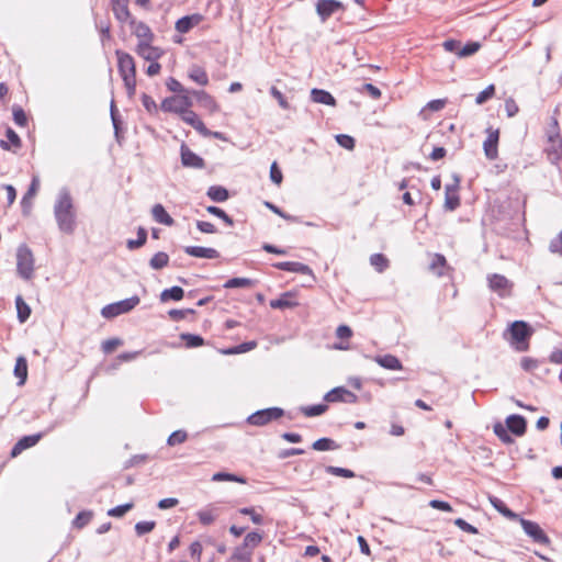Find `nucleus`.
<instances>
[{"instance_id": "nucleus-27", "label": "nucleus", "mask_w": 562, "mask_h": 562, "mask_svg": "<svg viewBox=\"0 0 562 562\" xmlns=\"http://www.w3.org/2000/svg\"><path fill=\"white\" fill-rule=\"evenodd\" d=\"M200 18L196 16V15H192V16H183L181 19H179L177 22H176V30L179 32V33H187L189 32L193 26L198 25L199 24V21Z\"/></svg>"}, {"instance_id": "nucleus-13", "label": "nucleus", "mask_w": 562, "mask_h": 562, "mask_svg": "<svg viewBox=\"0 0 562 562\" xmlns=\"http://www.w3.org/2000/svg\"><path fill=\"white\" fill-rule=\"evenodd\" d=\"M324 400L330 403L345 402L355 404L358 401V396L355 393L348 391L347 389L339 386L327 392L324 396Z\"/></svg>"}, {"instance_id": "nucleus-56", "label": "nucleus", "mask_w": 562, "mask_h": 562, "mask_svg": "<svg viewBox=\"0 0 562 562\" xmlns=\"http://www.w3.org/2000/svg\"><path fill=\"white\" fill-rule=\"evenodd\" d=\"M188 314H194V310H191V308L176 310V308H173L168 312L169 317L175 322L183 319Z\"/></svg>"}, {"instance_id": "nucleus-12", "label": "nucleus", "mask_w": 562, "mask_h": 562, "mask_svg": "<svg viewBox=\"0 0 562 562\" xmlns=\"http://www.w3.org/2000/svg\"><path fill=\"white\" fill-rule=\"evenodd\" d=\"M459 182V176L453 175V182L446 186L445 209L448 211H454L460 205V198L458 195Z\"/></svg>"}, {"instance_id": "nucleus-5", "label": "nucleus", "mask_w": 562, "mask_h": 562, "mask_svg": "<svg viewBox=\"0 0 562 562\" xmlns=\"http://www.w3.org/2000/svg\"><path fill=\"white\" fill-rule=\"evenodd\" d=\"M192 106V100L188 94H178L166 98L161 102V110L177 113L182 116Z\"/></svg>"}, {"instance_id": "nucleus-40", "label": "nucleus", "mask_w": 562, "mask_h": 562, "mask_svg": "<svg viewBox=\"0 0 562 562\" xmlns=\"http://www.w3.org/2000/svg\"><path fill=\"white\" fill-rule=\"evenodd\" d=\"M370 263L378 272H383L389 267L387 258L382 254H373Z\"/></svg>"}, {"instance_id": "nucleus-61", "label": "nucleus", "mask_w": 562, "mask_h": 562, "mask_svg": "<svg viewBox=\"0 0 562 562\" xmlns=\"http://www.w3.org/2000/svg\"><path fill=\"white\" fill-rule=\"evenodd\" d=\"M454 525L468 533L476 535L479 532L476 527L470 525L462 518H457Z\"/></svg>"}, {"instance_id": "nucleus-25", "label": "nucleus", "mask_w": 562, "mask_h": 562, "mask_svg": "<svg viewBox=\"0 0 562 562\" xmlns=\"http://www.w3.org/2000/svg\"><path fill=\"white\" fill-rule=\"evenodd\" d=\"M151 215L155 222L166 225V226H172L175 224L173 218L168 214V212L165 210L164 205L161 204H155L151 209Z\"/></svg>"}, {"instance_id": "nucleus-35", "label": "nucleus", "mask_w": 562, "mask_h": 562, "mask_svg": "<svg viewBox=\"0 0 562 562\" xmlns=\"http://www.w3.org/2000/svg\"><path fill=\"white\" fill-rule=\"evenodd\" d=\"M15 306L18 312V318L21 323L26 322L31 315L30 306L23 301L22 296L18 295L15 299Z\"/></svg>"}, {"instance_id": "nucleus-6", "label": "nucleus", "mask_w": 562, "mask_h": 562, "mask_svg": "<svg viewBox=\"0 0 562 562\" xmlns=\"http://www.w3.org/2000/svg\"><path fill=\"white\" fill-rule=\"evenodd\" d=\"M139 303V297L134 295L132 297L105 305L101 314L105 318H113L121 314L132 311Z\"/></svg>"}, {"instance_id": "nucleus-7", "label": "nucleus", "mask_w": 562, "mask_h": 562, "mask_svg": "<svg viewBox=\"0 0 562 562\" xmlns=\"http://www.w3.org/2000/svg\"><path fill=\"white\" fill-rule=\"evenodd\" d=\"M284 411L280 407H270L255 412L248 417V423L254 426H263L271 420L281 418Z\"/></svg>"}, {"instance_id": "nucleus-18", "label": "nucleus", "mask_w": 562, "mask_h": 562, "mask_svg": "<svg viewBox=\"0 0 562 562\" xmlns=\"http://www.w3.org/2000/svg\"><path fill=\"white\" fill-rule=\"evenodd\" d=\"M274 268L283 271L295 272L314 277L312 269L302 262L296 261H282L273 265Z\"/></svg>"}, {"instance_id": "nucleus-3", "label": "nucleus", "mask_w": 562, "mask_h": 562, "mask_svg": "<svg viewBox=\"0 0 562 562\" xmlns=\"http://www.w3.org/2000/svg\"><path fill=\"white\" fill-rule=\"evenodd\" d=\"M16 272L24 280H30L34 273V256L24 244L16 249Z\"/></svg>"}, {"instance_id": "nucleus-32", "label": "nucleus", "mask_w": 562, "mask_h": 562, "mask_svg": "<svg viewBox=\"0 0 562 562\" xmlns=\"http://www.w3.org/2000/svg\"><path fill=\"white\" fill-rule=\"evenodd\" d=\"M184 295V291L180 286H172L170 289H166L160 293V301L167 302L169 300L180 301Z\"/></svg>"}, {"instance_id": "nucleus-31", "label": "nucleus", "mask_w": 562, "mask_h": 562, "mask_svg": "<svg viewBox=\"0 0 562 562\" xmlns=\"http://www.w3.org/2000/svg\"><path fill=\"white\" fill-rule=\"evenodd\" d=\"M206 195L214 202H225L228 199V191L221 186H212L207 189Z\"/></svg>"}, {"instance_id": "nucleus-42", "label": "nucleus", "mask_w": 562, "mask_h": 562, "mask_svg": "<svg viewBox=\"0 0 562 562\" xmlns=\"http://www.w3.org/2000/svg\"><path fill=\"white\" fill-rule=\"evenodd\" d=\"M147 240V232L145 228L139 227L137 231V237L136 239H128L127 240V248L133 250L142 247Z\"/></svg>"}, {"instance_id": "nucleus-33", "label": "nucleus", "mask_w": 562, "mask_h": 562, "mask_svg": "<svg viewBox=\"0 0 562 562\" xmlns=\"http://www.w3.org/2000/svg\"><path fill=\"white\" fill-rule=\"evenodd\" d=\"M189 77L201 86H206L209 83L207 74L202 67L192 66L189 70Z\"/></svg>"}, {"instance_id": "nucleus-37", "label": "nucleus", "mask_w": 562, "mask_h": 562, "mask_svg": "<svg viewBox=\"0 0 562 562\" xmlns=\"http://www.w3.org/2000/svg\"><path fill=\"white\" fill-rule=\"evenodd\" d=\"M312 448L316 451L336 450L339 446L330 438H321L313 442Z\"/></svg>"}, {"instance_id": "nucleus-50", "label": "nucleus", "mask_w": 562, "mask_h": 562, "mask_svg": "<svg viewBox=\"0 0 562 562\" xmlns=\"http://www.w3.org/2000/svg\"><path fill=\"white\" fill-rule=\"evenodd\" d=\"M291 296L290 293H284L280 299L270 301V306L272 308H285L292 307L295 303L289 301L286 297Z\"/></svg>"}, {"instance_id": "nucleus-21", "label": "nucleus", "mask_w": 562, "mask_h": 562, "mask_svg": "<svg viewBox=\"0 0 562 562\" xmlns=\"http://www.w3.org/2000/svg\"><path fill=\"white\" fill-rule=\"evenodd\" d=\"M42 438V434L25 436L21 438L12 448L11 456L16 457L20 454L23 450L31 448L35 446L40 439Z\"/></svg>"}, {"instance_id": "nucleus-52", "label": "nucleus", "mask_w": 562, "mask_h": 562, "mask_svg": "<svg viewBox=\"0 0 562 562\" xmlns=\"http://www.w3.org/2000/svg\"><path fill=\"white\" fill-rule=\"evenodd\" d=\"M480 48V44L477 42H471L464 45L461 49L457 52L459 57H468L475 54Z\"/></svg>"}, {"instance_id": "nucleus-60", "label": "nucleus", "mask_w": 562, "mask_h": 562, "mask_svg": "<svg viewBox=\"0 0 562 562\" xmlns=\"http://www.w3.org/2000/svg\"><path fill=\"white\" fill-rule=\"evenodd\" d=\"M270 179L273 183L276 184H281L282 180H283V176H282V172L281 170L279 169L277 162H272L271 167H270Z\"/></svg>"}, {"instance_id": "nucleus-28", "label": "nucleus", "mask_w": 562, "mask_h": 562, "mask_svg": "<svg viewBox=\"0 0 562 562\" xmlns=\"http://www.w3.org/2000/svg\"><path fill=\"white\" fill-rule=\"evenodd\" d=\"M134 34L137 36L138 42H151L154 34L144 22H135Z\"/></svg>"}, {"instance_id": "nucleus-38", "label": "nucleus", "mask_w": 562, "mask_h": 562, "mask_svg": "<svg viewBox=\"0 0 562 562\" xmlns=\"http://www.w3.org/2000/svg\"><path fill=\"white\" fill-rule=\"evenodd\" d=\"M261 541L262 535H260L259 532H249L244 538L243 547L252 552V550L257 548Z\"/></svg>"}, {"instance_id": "nucleus-53", "label": "nucleus", "mask_w": 562, "mask_h": 562, "mask_svg": "<svg viewBox=\"0 0 562 562\" xmlns=\"http://www.w3.org/2000/svg\"><path fill=\"white\" fill-rule=\"evenodd\" d=\"M494 94H495V87H494V85H490L476 95L475 102H476V104H483L488 99H491Z\"/></svg>"}, {"instance_id": "nucleus-39", "label": "nucleus", "mask_w": 562, "mask_h": 562, "mask_svg": "<svg viewBox=\"0 0 562 562\" xmlns=\"http://www.w3.org/2000/svg\"><path fill=\"white\" fill-rule=\"evenodd\" d=\"M252 552L240 546L234 550L231 560L236 562H250Z\"/></svg>"}, {"instance_id": "nucleus-54", "label": "nucleus", "mask_w": 562, "mask_h": 562, "mask_svg": "<svg viewBox=\"0 0 562 562\" xmlns=\"http://www.w3.org/2000/svg\"><path fill=\"white\" fill-rule=\"evenodd\" d=\"M186 440H187V432L183 430H176L168 437L167 443L169 446H176V445L184 442Z\"/></svg>"}, {"instance_id": "nucleus-16", "label": "nucleus", "mask_w": 562, "mask_h": 562, "mask_svg": "<svg viewBox=\"0 0 562 562\" xmlns=\"http://www.w3.org/2000/svg\"><path fill=\"white\" fill-rule=\"evenodd\" d=\"M181 162L189 168L202 169L204 167V160L184 144L181 145Z\"/></svg>"}, {"instance_id": "nucleus-14", "label": "nucleus", "mask_w": 562, "mask_h": 562, "mask_svg": "<svg viewBox=\"0 0 562 562\" xmlns=\"http://www.w3.org/2000/svg\"><path fill=\"white\" fill-rule=\"evenodd\" d=\"M111 3L114 16L119 22L128 24L135 23L128 9V0H111Z\"/></svg>"}, {"instance_id": "nucleus-59", "label": "nucleus", "mask_w": 562, "mask_h": 562, "mask_svg": "<svg viewBox=\"0 0 562 562\" xmlns=\"http://www.w3.org/2000/svg\"><path fill=\"white\" fill-rule=\"evenodd\" d=\"M189 550H190L191 558L194 561L200 562L201 561V557H202V551H203L202 544L199 541H193L190 544Z\"/></svg>"}, {"instance_id": "nucleus-9", "label": "nucleus", "mask_w": 562, "mask_h": 562, "mask_svg": "<svg viewBox=\"0 0 562 562\" xmlns=\"http://www.w3.org/2000/svg\"><path fill=\"white\" fill-rule=\"evenodd\" d=\"M519 522L525 533L528 535L535 542L540 544H548L550 542L548 536L537 522L524 518H519Z\"/></svg>"}, {"instance_id": "nucleus-58", "label": "nucleus", "mask_w": 562, "mask_h": 562, "mask_svg": "<svg viewBox=\"0 0 562 562\" xmlns=\"http://www.w3.org/2000/svg\"><path fill=\"white\" fill-rule=\"evenodd\" d=\"M336 140L346 149H352L355 147V139L349 135L339 134L336 136Z\"/></svg>"}, {"instance_id": "nucleus-48", "label": "nucleus", "mask_w": 562, "mask_h": 562, "mask_svg": "<svg viewBox=\"0 0 562 562\" xmlns=\"http://www.w3.org/2000/svg\"><path fill=\"white\" fill-rule=\"evenodd\" d=\"M133 503H126L123 505L115 506L108 510V515L111 517H123L128 510L133 508Z\"/></svg>"}, {"instance_id": "nucleus-24", "label": "nucleus", "mask_w": 562, "mask_h": 562, "mask_svg": "<svg viewBox=\"0 0 562 562\" xmlns=\"http://www.w3.org/2000/svg\"><path fill=\"white\" fill-rule=\"evenodd\" d=\"M192 94L196 98L198 102L210 112L215 113L220 110L218 104L214 98L205 91H193Z\"/></svg>"}, {"instance_id": "nucleus-55", "label": "nucleus", "mask_w": 562, "mask_h": 562, "mask_svg": "<svg viewBox=\"0 0 562 562\" xmlns=\"http://www.w3.org/2000/svg\"><path fill=\"white\" fill-rule=\"evenodd\" d=\"M38 189H40V179H38V177H34L32 179V182H31V184L29 187L27 192L25 193V195L22 199V202H21L22 205H25V201L27 199H32L33 196H35V194L37 193Z\"/></svg>"}, {"instance_id": "nucleus-64", "label": "nucleus", "mask_w": 562, "mask_h": 562, "mask_svg": "<svg viewBox=\"0 0 562 562\" xmlns=\"http://www.w3.org/2000/svg\"><path fill=\"white\" fill-rule=\"evenodd\" d=\"M271 95L278 101L279 105L286 110L289 109V102L285 100L284 95L280 90H278L276 87L270 88Z\"/></svg>"}, {"instance_id": "nucleus-15", "label": "nucleus", "mask_w": 562, "mask_h": 562, "mask_svg": "<svg viewBox=\"0 0 562 562\" xmlns=\"http://www.w3.org/2000/svg\"><path fill=\"white\" fill-rule=\"evenodd\" d=\"M136 53L145 60L155 61L162 56L164 50L159 47L153 46L151 42H138Z\"/></svg>"}, {"instance_id": "nucleus-34", "label": "nucleus", "mask_w": 562, "mask_h": 562, "mask_svg": "<svg viewBox=\"0 0 562 562\" xmlns=\"http://www.w3.org/2000/svg\"><path fill=\"white\" fill-rule=\"evenodd\" d=\"M446 265L447 260L445 256L440 254H435L430 262L429 269L438 277H441L443 276V268L446 267Z\"/></svg>"}, {"instance_id": "nucleus-62", "label": "nucleus", "mask_w": 562, "mask_h": 562, "mask_svg": "<svg viewBox=\"0 0 562 562\" xmlns=\"http://www.w3.org/2000/svg\"><path fill=\"white\" fill-rule=\"evenodd\" d=\"M90 519H91V513L81 512L76 516V518L74 520V525L77 528H82L90 521Z\"/></svg>"}, {"instance_id": "nucleus-23", "label": "nucleus", "mask_w": 562, "mask_h": 562, "mask_svg": "<svg viewBox=\"0 0 562 562\" xmlns=\"http://www.w3.org/2000/svg\"><path fill=\"white\" fill-rule=\"evenodd\" d=\"M311 99L315 103L325 104L329 106L336 105V99L333 97V94L323 89H312Z\"/></svg>"}, {"instance_id": "nucleus-46", "label": "nucleus", "mask_w": 562, "mask_h": 562, "mask_svg": "<svg viewBox=\"0 0 562 562\" xmlns=\"http://www.w3.org/2000/svg\"><path fill=\"white\" fill-rule=\"evenodd\" d=\"M493 430H494V434L499 438L501 441H503L504 443H512L513 442V438L509 436L506 427L501 424V423H496L493 427Z\"/></svg>"}, {"instance_id": "nucleus-44", "label": "nucleus", "mask_w": 562, "mask_h": 562, "mask_svg": "<svg viewBox=\"0 0 562 562\" xmlns=\"http://www.w3.org/2000/svg\"><path fill=\"white\" fill-rule=\"evenodd\" d=\"M325 471L331 475L341 476L346 479H352L356 476L353 471L334 465H327L325 468Z\"/></svg>"}, {"instance_id": "nucleus-26", "label": "nucleus", "mask_w": 562, "mask_h": 562, "mask_svg": "<svg viewBox=\"0 0 562 562\" xmlns=\"http://www.w3.org/2000/svg\"><path fill=\"white\" fill-rule=\"evenodd\" d=\"M374 361L387 370H401L403 368L398 358L393 355L376 356Z\"/></svg>"}, {"instance_id": "nucleus-30", "label": "nucleus", "mask_w": 562, "mask_h": 562, "mask_svg": "<svg viewBox=\"0 0 562 562\" xmlns=\"http://www.w3.org/2000/svg\"><path fill=\"white\" fill-rule=\"evenodd\" d=\"M14 375L19 379V385H23L27 378V362L24 357H19L14 366Z\"/></svg>"}, {"instance_id": "nucleus-4", "label": "nucleus", "mask_w": 562, "mask_h": 562, "mask_svg": "<svg viewBox=\"0 0 562 562\" xmlns=\"http://www.w3.org/2000/svg\"><path fill=\"white\" fill-rule=\"evenodd\" d=\"M510 342L519 351L528 349V339L531 336V328L522 321L514 322L509 327Z\"/></svg>"}, {"instance_id": "nucleus-10", "label": "nucleus", "mask_w": 562, "mask_h": 562, "mask_svg": "<svg viewBox=\"0 0 562 562\" xmlns=\"http://www.w3.org/2000/svg\"><path fill=\"white\" fill-rule=\"evenodd\" d=\"M339 10H345V5L338 0H318L316 3V13L322 22Z\"/></svg>"}, {"instance_id": "nucleus-20", "label": "nucleus", "mask_w": 562, "mask_h": 562, "mask_svg": "<svg viewBox=\"0 0 562 562\" xmlns=\"http://www.w3.org/2000/svg\"><path fill=\"white\" fill-rule=\"evenodd\" d=\"M181 120L192 126L201 135L211 134V131L206 128L205 124L200 120L198 114L190 109L181 116Z\"/></svg>"}, {"instance_id": "nucleus-29", "label": "nucleus", "mask_w": 562, "mask_h": 562, "mask_svg": "<svg viewBox=\"0 0 562 562\" xmlns=\"http://www.w3.org/2000/svg\"><path fill=\"white\" fill-rule=\"evenodd\" d=\"M196 516L202 525L209 526L213 524L215 518L218 516V509L214 507H207L199 510Z\"/></svg>"}, {"instance_id": "nucleus-49", "label": "nucleus", "mask_w": 562, "mask_h": 562, "mask_svg": "<svg viewBox=\"0 0 562 562\" xmlns=\"http://www.w3.org/2000/svg\"><path fill=\"white\" fill-rule=\"evenodd\" d=\"M206 211L210 214L220 217L221 220H223L229 226H232L234 224L233 218L231 216H228L222 209H220L217 206H213V205L207 206Z\"/></svg>"}, {"instance_id": "nucleus-45", "label": "nucleus", "mask_w": 562, "mask_h": 562, "mask_svg": "<svg viewBox=\"0 0 562 562\" xmlns=\"http://www.w3.org/2000/svg\"><path fill=\"white\" fill-rule=\"evenodd\" d=\"M212 481H214V482L231 481V482H238V483H243V484L246 483V480L244 477L237 476L232 473H226V472H217V473L213 474Z\"/></svg>"}, {"instance_id": "nucleus-47", "label": "nucleus", "mask_w": 562, "mask_h": 562, "mask_svg": "<svg viewBox=\"0 0 562 562\" xmlns=\"http://www.w3.org/2000/svg\"><path fill=\"white\" fill-rule=\"evenodd\" d=\"M180 338L190 348L200 347L204 344V340L201 336L193 335V334H181Z\"/></svg>"}, {"instance_id": "nucleus-22", "label": "nucleus", "mask_w": 562, "mask_h": 562, "mask_svg": "<svg viewBox=\"0 0 562 562\" xmlns=\"http://www.w3.org/2000/svg\"><path fill=\"white\" fill-rule=\"evenodd\" d=\"M506 425L516 436H522L526 432V419L520 415H509L506 418Z\"/></svg>"}, {"instance_id": "nucleus-51", "label": "nucleus", "mask_w": 562, "mask_h": 562, "mask_svg": "<svg viewBox=\"0 0 562 562\" xmlns=\"http://www.w3.org/2000/svg\"><path fill=\"white\" fill-rule=\"evenodd\" d=\"M156 526V522L150 520V521H138L136 525H135V531L137 533V536H144L146 533H149L150 531L154 530Z\"/></svg>"}, {"instance_id": "nucleus-19", "label": "nucleus", "mask_w": 562, "mask_h": 562, "mask_svg": "<svg viewBox=\"0 0 562 562\" xmlns=\"http://www.w3.org/2000/svg\"><path fill=\"white\" fill-rule=\"evenodd\" d=\"M184 252L195 258L216 259L220 257V252L214 248L201 247V246H187Z\"/></svg>"}, {"instance_id": "nucleus-41", "label": "nucleus", "mask_w": 562, "mask_h": 562, "mask_svg": "<svg viewBox=\"0 0 562 562\" xmlns=\"http://www.w3.org/2000/svg\"><path fill=\"white\" fill-rule=\"evenodd\" d=\"M254 285V281L248 278H232L226 281L224 284L225 289H235V288H250Z\"/></svg>"}, {"instance_id": "nucleus-8", "label": "nucleus", "mask_w": 562, "mask_h": 562, "mask_svg": "<svg viewBox=\"0 0 562 562\" xmlns=\"http://www.w3.org/2000/svg\"><path fill=\"white\" fill-rule=\"evenodd\" d=\"M488 286L492 291L496 292L501 297L509 296L513 289V282L505 276L494 273L487 277Z\"/></svg>"}, {"instance_id": "nucleus-36", "label": "nucleus", "mask_w": 562, "mask_h": 562, "mask_svg": "<svg viewBox=\"0 0 562 562\" xmlns=\"http://www.w3.org/2000/svg\"><path fill=\"white\" fill-rule=\"evenodd\" d=\"M168 263H169V256L164 251H159V252L155 254L151 257V259L149 260V266L154 270L162 269V268L167 267Z\"/></svg>"}, {"instance_id": "nucleus-1", "label": "nucleus", "mask_w": 562, "mask_h": 562, "mask_svg": "<svg viewBox=\"0 0 562 562\" xmlns=\"http://www.w3.org/2000/svg\"><path fill=\"white\" fill-rule=\"evenodd\" d=\"M53 212L58 229L64 234H72L77 227V210L71 192L67 187L58 190L54 200Z\"/></svg>"}, {"instance_id": "nucleus-57", "label": "nucleus", "mask_w": 562, "mask_h": 562, "mask_svg": "<svg viewBox=\"0 0 562 562\" xmlns=\"http://www.w3.org/2000/svg\"><path fill=\"white\" fill-rule=\"evenodd\" d=\"M13 120L19 126H25L27 117L22 108L18 106L13 109Z\"/></svg>"}, {"instance_id": "nucleus-43", "label": "nucleus", "mask_w": 562, "mask_h": 562, "mask_svg": "<svg viewBox=\"0 0 562 562\" xmlns=\"http://www.w3.org/2000/svg\"><path fill=\"white\" fill-rule=\"evenodd\" d=\"M327 408L328 407L326 404H317V405H312V406H303V407H301V412L306 417H314V416H319V415L324 414L327 411Z\"/></svg>"}, {"instance_id": "nucleus-63", "label": "nucleus", "mask_w": 562, "mask_h": 562, "mask_svg": "<svg viewBox=\"0 0 562 562\" xmlns=\"http://www.w3.org/2000/svg\"><path fill=\"white\" fill-rule=\"evenodd\" d=\"M166 86L167 88L172 91V92H176V93H179V94H186L184 92H187L184 90V88L182 87V85L175 78L170 77L167 82H166Z\"/></svg>"}, {"instance_id": "nucleus-17", "label": "nucleus", "mask_w": 562, "mask_h": 562, "mask_svg": "<svg viewBox=\"0 0 562 562\" xmlns=\"http://www.w3.org/2000/svg\"><path fill=\"white\" fill-rule=\"evenodd\" d=\"M498 137H499L498 130H496V131L491 130L486 139L483 143L484 154H485L486 158L490 160H494L497 158Z\"/></svg>"}, {"instance_id": "nucleus-2", "label": "nucleus", "mask_w": 562, "mask_h": 562, "mask_svg": "<svg viewBox=\"0 0 562 562\" xmlns=\"http://www.w3.org/2000/svg\"><path fill=\"white\" fill-rule=\"evenodd\" d=\"M117 56L119 71L123 78L124 86L130 97H133L136 90V68L133 57L122 50L115 52Z\"/></svg>"}, {"instance_id": "nucleus-11", "label": "nucleus", "mask_w": 562, "mask_h": 562, "mask_svg": "<svg viewBox=\"0 0 562 562\" xmlns=\"http://www.w3.org/2000/svg\"><path fill=\"white\" fill-rule=\"evenodd\" d=\"M548 143L546 147L548 159L551 164H558L562 157V138L560 134L558 132L549 134Z\"/></svg>"}]
</instances>
